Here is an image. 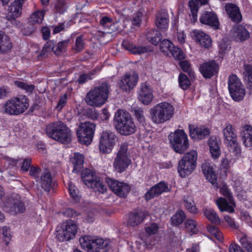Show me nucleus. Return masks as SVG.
Wrapping results in <instances>:
<instances>
[{
    "label": "nucleus",
    "mask_w": 252,
    "mask_h": 252,
    "mask_svg": "<svg viewBox=\"0 0 252 252\" xmlns=\"http://www.w3.org/2000/svg\"><path fill=\"white\" fill-rule=\"evenodd\" d=\"M174 112L175 108L170 103L161 102L150 109V118L154 124H161L169 121Z\"/></svg>",
    "instance_id": "obj_1"
},
{
    "label": "nucleus",
    "mask_w": 252,
    "mask_h": 252,
    "mask_svg": "<svg viewBox=\"0 0 252 252\" xmlns=\"http://www.w3.org/2000/svg\"><path fill=\"white\" fill-rule=\"evenodd\" d=\"M114 124L116 129L123 135L134 133L136 130L133 119L126 111L119 109L115 113Z\"/></svg>",
    "instance_id": "obj_2"
},
{
    "label": "nucleus",
    "mask_w": 252,
    "mask_h": 252,
    "mask_svg": "<svg viewBox=\"0 0 252 252\" xmlns=\"http://www.w3.org/2000/svg\"><path fill=\"white\" fill-rule=\"evenodd\" d=\"M51 130L48 137L63 144L71 142L72 133L67 125L62 121H57L48 125Z\"/></svg>",
    "instance_id": "obj_3"
},
{
    "label": "nucleus",
    "mask_w": 252,
    "mask_h": 252,
    "mask_svg": "<svg viewBox=\"0 0 252 252\" xmlns=\"http://www.w3.org/2000/svg\"><path fill=\"white\" fill-rule=\"evenodd\" d=\"M110 85L107 82H103L95 87L87 94L88 103L91 106H100L108 99Z\"/></svg>",
    "instance_id": "obj_4"
},
{
    "label": "nucleus",
    "mask_w": 252,
    "mask_h": 252,
    "mask_svg": "<svg viewBox=\"0 0 252 252\" xmlns=\"http://www.w3.org/2000/svg\"><path fill=\"white\" fill-rule=\"evenodd\" d=\"M79 242L81 248L88 252H107L110 248L107 241L89 235L81 236Z\"/></svg>",
    "instance_id": "obj_5"
},
{
    "label": "nucleus",
    "mask_w": 252,
    "mask_h": 252,
    "mask_svg": "<svg viewBox=\"0 0 252 252\" xmlns=\"http://www.w3.org/2000/svg\"><path fill=\"white\" fill-rule=\"evenodd\" d=\"M197 153L192 150L186 153L179 161L178 172L182 178L189 175L195 169L197 165Z\"/></svg>",
    "instance_id": "obj_6"
},
{
    "label": "nucleus",
    "mask_w": 252,
    "mask_h": 252,
    "mask_svg": "<svg viewBox=\"0 0 252 252\" xmlns=\"http://www.w3.org/2000/svg\"><path fill=\"white\" fill-rule=\"evenodd\" d=\"M1 207L4 211L13 215L24 213L26 210L24 202L17 194L6 196Z\"/></svg>",
    "instance_id": "obj_7"
},
{
    "label": "nucleus",
    "mask_w": 252,
    "mask_h": 252,
    "mask_svg": "<svg viewBox=\"0 0 252 252\" xmlns=\"http://www.w3.org/2000/svg\"><path fill=\"white\" fill-rule=\"evenodd\" d=\"M168 139L172 148L176 153L183 154L189 147L188 136L183 129H176L169 135Z\"/></svg>",
    "instance_id": "obj_8"
},
{
    "label": "nucleus",
    "mask_w": 252,
    "mask_h": 252,
    "mask_svg": "<svg viewBox=\"0 0 252 252\" xmlns=\"http://www.w3.org/2000/svg\"><path fill=\"white\" fill-rule=\"evenodd\" d=\"M228 89L230 96L235 101L242 100L246 94V90L240 79L236 74L229 75Z\"/></svg>",
    "instance_id": "obj_9"
},
{
    "label": "nucleus",
    "mask_w": 252,
    "mask_h": 252,
    "mask_svg": "<svg viewBox=\"0 0 252 252\" xmlns=\"http://www.w3.org/2000/svg\"><path fill=\"white\" fill-rule=\"evenodd\" d=\"M224 139L228 142V149L234 156L240 157L241 155V148L237 140V134L234 128L229 123L226 124L223 129Z\"/></svg>",
    "instance_id": "obj_10"
},
{
    "label": "nucleus",
    "mask_w": 252,
    "mask_h": 252,
    "mask_svg": "<svg viewBox=\"0 0 252 252\" xmlns=\"http://www.w3.org/2000/svg\"><path fill=\"white\" fill-rule=\"evenodd\" d=\"M96 125L90 122L81 123L77 128L76 134L80 143L90 145L93 139Z\"/></svg>",
    "instance_id": "obj_11"
},
{
    "label": "nucleus",
    "mask_w": 252,
    "mask_h": 252,
    "mask_svg": "<svg viewBox=\"0 0 252 252\" xmlns=\"http://www.w3.org/2000/svg\"><path fill=\"white\" fill-rule=\"evenodd\" d=\"M128 144L124 143L121 144L114 162V167L119 173H122L131 163V160L128 157Z\"/></svg>",
    "instance_id": "obj_12"
},
{
    "label": "nucleus",
    "mask_w": 252,
    "mask_h": 252,
    "mask_svg": "<svg viewBox=\"0 0 252 252\" xmlns=\"http://www.w3.org/2000/svg\"><path fill=\"white\" fill-rule=\"evenodd\" d=\"M56 231V238L59 241H69L75 237L77 231V225L73 220H67L62 224V229Z\"/></svg>",
    "instance_id": "obj_13"
},
{
    "label": "nucleus",
    "mask_w": 252,
    "mask_h": 252,
    "mask_svg": "<svg viewBox=\"0 0 252 252\" xmlns=\"http://www.w3.org/2000/svg\"><path fill=\"white\" fill-rule=\"evenodd\" d=\"M139 80L137 72L126 73L122 76L118 82L120 89L126 93H129L136 86Z\"/></svg>",
    "instance_id": "obj_14"
},
{
    "label": "nucleus",
    "mask_w": 252,
    "mask_h": 252,
    "mask_svg": "<svg viewBox=\"0 0 252 252\" xmlns=\"http://www.w3.org/2000/svg\"><path fill=\"white\" fill-rule=\"evenodd\" d=\"M116 138L114 133L110 131H103L99 137L100 151L103 153H110L115 145Z\"/></svg>",
    "instance_id": "obj_15"
},
{
    "label": "nucleus",
    "mask_w": 252,
    "mask_h": 252,
    "mask_svg": "<svg viewBox=\"0 0 252 252\" xmlns=\"http://www.w3.org/2000/svg\"><path fill=\"white\" fill-rule=\"evenodd\" d=\"M106 182L112 191L120 197H126L131 190L130 186L124 182L110 178H106Z\"/></svg>",
    "instance_id": "obj_16"
},
{
    "label": "nucleus",
    "mask_w": 252,
    "mask_h": 252,
    "mask_svg": "<svg viewBox=\"0 0 252 252\" xmlns=\"http://www.w3.org/2000/svg\"><path fill=\"white\" fill-rule=\"evenodd\" d=\"M219 69V65L215 60L204 62L199 67L200 73L205 79H210L217 75Z\"/></svg>",
    "instance_id": "obj_17"
},
{
    "label": "nucleus",
    "mask_w": 252,
    "mask_h": 252,
    "mask_svg": "<svg viewBox=\"0 0 252 252\" xmlns=\"http://www.w3.org/2000/svg\"><path fill=\"white\" fill-rule=\"evenodd\" d=\"M199 22L202 24L208 26L215 30H219L220 28L218 15L214 11H204L201 14Z\"/></svg>",
    "instance_id": "obj_18"
},
{
    "label": "nucleus",
    "mask_w": 252,
    "mask_h": 252,
    "mask_svg": "<svg viewBox=\"0 0 252 252\" xmlns=\"http://www.w3.org/2000/svg\"><path fill=\"white\" fill-rule=\"evenodd\" d=\"M189 133L191 138L199 141L206 139L210 134V129L204 125L200 126L189 125Z\"/></svg>",
    "instance_id": "obj_19"
},
{
    "label": "nucleus",
    "mask_w": 252,
    "mask_h": 252,
    "mask_svg": "<svg viewBox=\"0 0 252 252\" xmlns=\"http://www.w3.org/2000/svg\"><path fill=\"white\" fill-rule=\"evenodd\" d=\"M139 100L145 105L150 104L153 100V91L147 82L142 83L138 93Z\"/></svg>",
    "instance_id": "obj_20"
},
{
    "label": "nucleus",
    "mask_w": 252,
    "mask_h": 252,
    "mask_svg": "<svg viewBox=\"0 0 252 252\" xmlns=\"http://www.w3.org/2000/svg\"><path fill=\"white\" fill-rule=\"evenodd\" d=\"M201 168L206 179L214 185L215 188H219L217 174L214 170L213 164L205 161L202 164Z\"/></svg>",
    "instance_id": "obj_21"
},
{
    "label": "nucleus",
    "mask_w": 252,
    "mask_h": 252,
    "mask_svg": "<svg viewBox=\"0 0 252 252\" xmlns=\"http://www.w3.org/2000/svg\"><path fill=\"white\" fill-rule=\"evenodd\" d=\"M168 190V188L167 184L161 181L151 188L145 194L144 198L148 201L156 196L160 195L164 192H167Z\"/></svg>",
    "instance_id": "obj_22"
},
{
    "label": "nucleus",
    "mask_w": 252,
    "mask_h": 252,
    "mask_svg": "<svg viewBox=\"0 0 252 252\" xmlns=\"http://www.w3.org/2000/svg\"><path fill=\"white\" fill-rule=\"evenodd\" d=\"M226 13L231 21L239 24L242 21V15L239 7L236 4L227 3L224 7Z\"/></svg>",
    "instance_id": "obj_23"
},
{
    "label": "nucleus",
    "mask_w": 252,
    "mask_h": 252,
    "mask_svg": "<svg viewBox=\"0 0 252 252\" xmlns=\"http://www.w3.org/2000/svg\"><path fill=\"white\" fill-rule=\"evenodd\" d=\"M145 212L140 209H134L129 213L127 224L135 227L143 222L146 219Z\"/></svg>",
    "instance_id": "obj_24"
},
{
    "label": "nucleus",
    "mask_w": 252,
    "mask_h": 252,
    "mask_svg": "<svg viewBox=\"0 0 252 252\" xmlns=\"http://www.w3.org/2000/svg\"><path fill=\"white\" fill-rule=\"evenodd\" d=\"M240 137L245 147L252 149V126L246 124L242 126Z\"/></svg>",
    "instance_id": "obj_25"
},
{
    "label": "nucleus",
    "mask_w": 252,
    "mask_h": 252,
    "mask_svg": "<svg viewBox=\"0 0 252 252\" xmlns=\"http://www.w3.org/2000/svg\"><path fill=\"white\" fill-rule=\"evenodd\" d=\"M41 172V169L38 167L31 166L30 169V175L38 182L41 185L42 189L46 191L47 189V172L46 170L44 171L43 174L38 178L39 174Z\"/></svg>",
    "instance_id": "obj_26"
},
{
    "label": "nucleus",
    "mask_w": 252,
    "mask_h": 252,
    "mask_svg": "<svg viewBox=\"0 0 252 252\" xmlns=\"http://www.w3.org/2000/svg\"><path fill=\"white\" fill-rule=\"evenodd\" d=\"M124 48L134 55H140L153 52V49L150 46H136L128 42L123 43Z\"/></svg>",
    "instance_id": "obj_27"
},
{
    "label": "nucleus",
    "mask_w": 252,
    "mask_h": 252,
    "mask_svg": "<svg viewBox=\"0 0 252 252\" xmlns=\"http://www.w3.org/2000/svg\"><path fill=\"white\" fill-rule=\"evenodd\" d=\"M195 40L204 48H209L212 45V39L210 36L202 31L194 30L193 32Z\"/></svg>",
    "instance_id": "obj_28"
},
{
    "label": "nucleus",
    "mask_w": 252,
    "mask_h": 252,
    "mask_svg": "<svg viewBox=\"0 0 252 252\" xmlns=\"http://www.w3.org/2000/svg\"><path fill=\"white\" fill-rule=\"evenodd\" d=\"M233 36L236 41L242 42L249 39L250 33L245 26L238 25L233 27Z\"/></svg>",
    "instance_id": "obj_29"
},
{
    "label": "nucleus",
    "mask_w": 252,
    "mask_h": 252,
    "mask_svg": "<svg viewBox=\"0 0 252 252\" xmlns=\"http://www.w3.org/2000/svg\"><path fill=\"white\" fill-rule=\"evenodd\" d=\"M210 152L214 159H217L221 154L220 141L216 136H211L208 140Z\"/></svg>",
    "instance_id": "obj_30"
},
{
    "label": "nucleus",
    "mask_w": 252,
    "mask_h": 252,
    "mask_svg": "<svg viewBox=\"0 0 252 252\" xmlns=\"http://www.w3.org/2000/svg\"><path fill=\"white\" fill-rule=\"evenodd\" d=\"M169 15L164 9H161L156 16V24L157 27L161 30H166L168 25Z\"/></svg>",
    "instance_id": "obj_31"
},
{
    "label": "nucleus",
    "mask_w": 252,
    "mask_h": 252,
    "mask_svg": "<svg viewBox=\"0 0 252 252\" xmlns=\"http://www.w3.org/2000/svg\"><path fill=\"white\" fill-rule=\"evenodd\" d=\"M22 7L21 4L14 1L8 7V10L10 15L6 16V19L12 23H15V18L20 16L21 14Z\"/></svg>",
    "instance_id": "obj_32"
},
{
    "label": "nucleus",
    "mask_w": 252,
    "mask_h": 252,
    "mask_svg": "<svg viewBox=\"0 0 252 252\" xmlns=\"http://www.w3.org/2000/svg\"><path fill=\"white\" fill-rule=\"evenodd\" d=\"M17 115L24 113L29 107V99L25 95L14 97Z\"/></svg>",
    "instance_id": "obj_33"
},
{
    "label": "nucleus",
    "mask_w": 252,
    "mask_h": 252,
    "mask_svg": "<svg viewBox=\"0 0 252 252\" xmlns=\"http://www.w3.org/2000/svg\"><path fill=\"white\" fill-rule=\"evenodd\" d=\"M82 180L84 183L89 188L92 187V185L99 177L95 173L90 169H86L82 174Z\"/></svg>",
    "instance_id": "obj_34"
},
{
    "label": "nucleus",
    "mask_w": 252,
    "mask_h": 252,
    "mask_svg": "<svg viewBox=\"0 0 252 252\" xmlns=\"http://www.w3.org/2000/svg\"><path fill=\"white\" fill-rule=\"evenodd\" d=\"M71 162L73 165V172L75 173H78L83 168L84 156L83 154L79 153H75Z\"/></svg>",
    "instance_id": "obj_35"
},
{
    "label": "nucleus",
    "mask_w": 252,
    "mask_h": 252,
    "mask_svg": "<svg viewBox=\"0 0 252 252\" xmlns=\"http://www.w3.org/2000/svg\"><path fill=\"white\" fill-rule=\"evenodd\" d=\"M162 36L161 32L156 30H149L146 34V39L154 45H158L161 41Z\"/></svg>",
    "instance_id": "obj_36"
},
{
    "label": "nucleus",
    "mask_w": 252,
    "mask_h": 252,
    "mask_svg": "<svg viewBox=\"0 0 252 252\" xmlns=\"http://www.w3.org/2000/svg\"><path fill=\"white\" fill-rule=\"evenodd\" d=\"M12 47V43L8 36L3 32L0 31V53L7 52Z\"/></svg>",
    "instance_id": "obj_37"
},
{
    "label": "nucleus",
    "mask_w": 252,
    "mask_h": 252,
    "mask_svg": "<svg viewBox=\"0 0 252 252\" xmlns=\"http://www.w3.org/2000/svg\"><path fill=\"white\" fill-rule=\"evenodd\" d=\"M14 97L7 100L2 106V112L9 115H17Z\"/></svg>",
    "instance_id": "obj_38"
},
{
    "label": "nucleus",
    "mask_w": 252,
    "mask_h": 252,
    "mask_svg": "<svg viewBox=\"0 0 252 252\" xmlns=\"http://www.w3.org/2000/svg\"><path fill=\"white\" fill-rule=\"evenodd\" d=\"M204 216L212 223L216 225L220 223V220L214 210L211 208L204 207L203 209Z\"/></svg>",
    "instance_id": "obj_39"
},
{
    "label": "nucleus",
    "mask_w": 252,
    "mask_h": 252,
    "mask_svg": "<svg viewBox=\"0 0 252 252\" xmlns=\"http://www.w3.org/2000/svg\"><path fill=\"white\" fill-rule=\"evenodd\" d=\"M216 204L220 210L223 212H227L230 213L234 212V208L229 204L227 200L223 197H220L216 201Z\"/></svg>",
    "instance_id": "obj_40"
},
{
    "label": "nucleus",
    "mask_w": 252,
    "mask_h": 252,
    "mask_svg": "<svg viewBox=\"0 0 252 252\" xmlns=\"http://www.w3.org/2000/svg\"><path fill=\"white\" fill-rule=\"evenodd\" d=\"M45 14V10L36 11L33 12L29 18V23L30 25L40 24L42 22Z\"/></svg>",
    "instance_id": "obj_41"
},
{
    "label": "nucleus",
    "mask_w": 252,
    "mask_h": 252,
    "mask_svg": "<svg viewBox=\"0 0 252 252\" xmlns=\"http://www.w3.org/2000/svg\"><path fill=\"white\" fill-rule=\"evenodd\" d=\"M199 3L197 0H190L189 2V6L190 8L191 15L190 16L191 21L195 23L197 20V13L199 8Z\"/></svg>",
    "instance_id": "obj_42"
},
{
    "label": "nucleus",
    "mask_w": 252,
    "mask_h": 252,
    "mask_svg": "<svg viewBox=\"0 0 252 252\" xmlns=\"http://www.w3.org/2000/svg\"><path fill=\"white\" fill-rule=\"evenodd\" d=\"M179 65L180 66L182 70L188 73L189 76L190 78H195V73L191 67L190 63L187 60L180 61L179 63Z\"/></svg>",
    "instance_id": "obj_43"
},
{
    "label": "nucleus",
    "mask_w": 252,
    "mask_h": 252,
    "mask_svg": "<svg viewBox=\"0 0 252 252\" xmlns=\"http://www.w3.org/2000/svg\"><path fill=\"white\" fill-rule=\"evenodd\" d=\"M68 190L71 201L74 203H77L80 201V197L79 195V190L76 186L72 182L68 184Z\"/></svg>",
    "instance_id": "obj_44"
},
{
    "label": "nucleus",
    "mask_w": 252,
    "mask_h": 252,
    "mask_svg": "<svg viewBox=\"0 0 252 252\" xmlns=\"http://www.w3.org/2000/svg\"><path fill=\"white\" fill-rule=\"evenodd\" d=\"M97 72V69L94 68L87 73L81 74L77 79V82L79 84H83L88 80H92L94 78Z\"/></svg>",
    "instance_id": "obj_45"
},
{
    "label": "nucleus",
    "mask_w": 252,
    "mask_h": 252,
    "mask_svg": "<svg viewBox=\"0 0 252 252\" xmlns=\"http://www.w3.org/2000/svg\"><path fill=\"white\" fill-rule=\"evenodd\" d=\"M179 87L183 90H187L191 85V82L189 77L184 73L181 72L178 76Z\"/></svg>",
    "instance_id": "obj_46"
},
{
    "label": "nucleus",
    "mask_w": 252,
    "mask_h": 252,
    "mask_svg": "<svg viewBox=\"0 0 252 252\" xmlns=\"http://www.w3.org/2000/svg\"><path fill=\"white\" fill-rule=\"evenodd\" d=\"M219 187L220 193L227 198V200L230 204L235 206V203L232 195V193L230 190L226 186V185H223L221 187H220V186L219 185ZM216 189H218V188Z\"/></svg>",
    "instance_id": "obj_47"
},
{
    "label": "nucleus",
    "mask_w": 252,
    "mask_h": 252,
    "mask_svg": "<svg viewBox=\"0 0 252 252\" xmlns=\"http://www.w3.org/2000/svg\"><path fill=\"white\" fill-rule=\"evenodd\" d=\"M186 218L185 213L182 210H179L171 217L172 224L174 226H178L183 223Z\"/></svg>",
    "instance_id": "obj_48"
},
{
    "label": "nucleus",
    "mask_w": 252,
    "mask_h": 252,
    "mask_svg": "<svg viewBox=\"0 0 252 252\" xmlns=\"http://www.w3.org/2000/svg\"><path fill=\"white\" fill-rule=\"evenodd\" d=\"M244 77L247 79L248 88L252 92V64H245L244 66Z\"/></svg>",
    "instance_id": "obj_49"
},
{
    "label": "nucleus",
    "mask_w": 252,
    "mask_h": 252,
    "mask_svg": "<svg viewBox=\"0 0 252 252\" xmlns=\"http://www.w3.org/2000/svg\"><path fill=\"white\" fill-rule=\"evenodd\" d=\"M184 202L186 209L192 214H197L198 213V209L197 208L194 201L191 198H184Z\"/></svg>",
    "instance_id": "obj_50"
},
{
    "label": "nucleus",
    "mask_w": 252,
    "mask_h": 252,
    "mask_svg": "<svg viewBox=\"0 0 252 252\" xmlns=\"http://www.w3.org/2000/svg\"><path fill=\"white\" fill-rule=\"evenodd\" d=\"M92 189L94 192L104 193L107 190V188L103 181L98 178L92 185Z\"/></svg>",
    "instance_id": "obj_51"
},
{
    "label": "nucleus",
    "mask_w": 252,
    "mask_h": 252,
    "mask_svg": "<svg viewBox=\"0 0 252 252\" xmlns=\"http://www.w3.org/2000/svg\"><path fill=\"white\" fill-rule=\"evenodd\" d=\"M174 46L171 41L167 39L162 40L159 44V48L160 51L165 54H168L170 53L172 47Z\"/></svg>",
    "instance_id": "obj_52"
},
{
    "label": "nucleus",
    "mask_w": 252,
    "mask_h": 252,
    "mask_svg": "<svg viewBox=\"0 0 252 252\" xmlns=\"http://www.w3.org/2000/svg\"><path fill=\"white\" fill-rule=\"evenodd\" d=\"M170 53H171L174 59L177 61L183 60L186 58V56L182 50L174 45L172 47Z\"/></svg>",
    "instance_id": "obj_53"
},
{
    "label": "nucleus",
    "mask_w": 252,
    "mask_h": 252,
    "mask_svg": "<svg viewBox=\"0 0 252 252\" xmlns=\"http://www.w3.org/2000/svg\"><path fill=\"white\" fill-rule=\"evenodd\" d=\"M69 39H66L59 42L58 44L53 48L55 54L60 55L66 49L69 42Z\"/></svg>",
    "instance_id": "obj_54"
},
{
    "label": "nucleus",
    "mask_w": 252,
    "mask_h": 252,
    "mask_svg": "<svg viewBox=\"0 0 252 252\" xmlns=\"http://www.w3.org/2000/svg\"><path fill=\"white\" fill-rule=\"evenodd\" d=\"M14 84L17 87L24 90L27 93H32L35 88V86L33 85L28 84L19 80L14 81Z\"/></svg>",
    "instance_id": "obj_55"
},
{
    "label": "nucleus",
    "mask_w": 252,
    "mask_h": 252,
    "mask_svg": "<svg viewBox=\"0 0 252 252\" xmlns=\"http://www.w3.org/2000/svg\"><path fill=\"white\" fill-rule=\"evenodd\" d=\"M58 187V184L56 181L52 180V175L48 171V194L56 192Z\"/></svg>",
    "instance_id": "obj_56"
},
{
    "label": "nucleus",
    "mask_w": 252,
    "mask_h": 252,
    "mask_svg": "<svg viewBox=\"0 0 252 252\" xmlns=\"http://www.w3.org/2000/svg\"><path fill=\"white\" fill-rule=\"evenodd\" d=\"M85 42L83 40V36L80 35L76 37L75 39V47L73 49L76 53L82 51L84 48Z\"/></svg>",
    "instance_id": "obj_57"
},
{
    "label": "nucleus",
    "mask_w": 252,
    "mask_h": 252,
    "mask_svg": "<svg viewBox=\"0 0 252 252\" xmlns=\"http://www.w3.org/2000/svg\"><path fill=\"white\" fill-rule=\"evenodd\" d=\"M240 242L248 252H252V240L245 236L240 239Z\"/></svg>",
    "instance_id": "obj_58"
},
{
    "label": "nucleus",
    "mask_w": 252,
    "mask_h": 252,
    "mask_svg": "<svg viewBox=\"0 0 252 252\" xmlns=\"http://www.w3.org/2000/svg\"><path fill=\"white\" fill-rule=\"evenodd\" d=\"M187 227L193 234H197L198 229L197 228V222L193 219H188L186 221Z\"/></svg>",
    "instance_id": "obj_59"
},
{
    "label": "nucleus",
    "mask_w": 252,
    "mask_h": 252,
    "mask_svg": "<svg viewBox=\"0 0 252 252\" xmlns=\"http://www.w3.org/2000/svg\"><path fill=\"white\" fill-rule=\"evenodd\" d=\"M67 96L66 94H64L61 95L59 101L55 107V110L58 112L61 111L63 108L64 107L67 103Z\"/></svg>",
    "instance_id": "obj_60"
},
{
    "label": "nucleus",
    "mask_w": 252,
    "mask_h": 252,
    "mask_svg": "<svg viewBox=\"0 0 252 252\" xmlns=\"http://www.w3.org/2000/svg\"><path fill=\"white\" fill-rule=\"evenodd\" d=\"M207 230L212 235H214L215 237L219 240L221 238V233H220L219 228L216 226L209 224L207 226Z\"/></svg>",
    "instance_id": "obj_61"
},
{
    "label": "nucleus",
    "mask_w": 252,
    "mask_h": 252,
    "mask_svg": "<svg viewBox=\"0 0 252 252\" xmlns=\"http://www.w3.org/2000/svg\"><path fill=\"white\" fill-rule=\"evenodd\" d=\"M158 225L155 222H153L149 226L145 227V231L149 235H154L158 232Z\"/></svg>",
    "instance_id": "obj_62"
},
{
    "label": "nucleus",
    "mask_w": 252,
    "mask_h": 252,
    "mask_svg": "<svg viewBox=\"0 0 252 252\" xmlns=\"http://www.w3.org/2000/svg\"><path fill=\"white\" fill-rule=\"evenodd\" d=\"M143 15V11L141 10H139L133 16L132 20V24L135 26H139L141 23Z\"/></svg>",
    "instance_id": "obj_63"
},
{
    "label": "nucleus",
    "mask_w": 252,
    "mask_h": 252,
    "mask_svg": "<svg viewBox=\"0 0 252 252\" xmlns=\"http://www.w3.org/2000/svg\"><path fill=\"white\" fill-rule=\"evenodd\" d=\"M134 116L135 118L142 125L145 123V117L142 108H138L134 110Z\"/></svg>",
    "instance_id": "obj_64"
}]
</instances>
